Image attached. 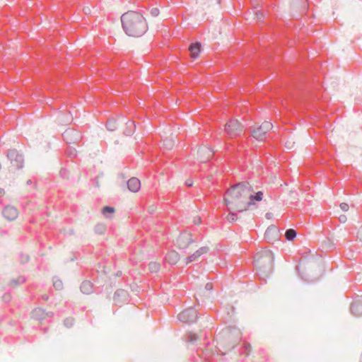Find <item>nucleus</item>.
<instances>
[{
  "mask_svg": "<svg viewBox=\"0 0 362 362\" xmlns=\"http://www.w3.org/2000/svg\"><path fill=\"white\" fill-rule=\"evenodd\" d=\"M157 13H158V10H157V9H155V11H153V13H154L155 15H156V14H157Z\"/></svg>",
  "mask_w": 362,
  "mask_h": 362,
  "instance_id": "b1692460",
  "label": "nucleus"
},
{
  "mask_svg": "<svg viewBox=\"0 0 362 362\" xmlns=\"http://www.w3.org/2000/svg\"><path fill=\"white\" fill-rule=\"evenodd\" d=\"M81 290L83 293H89L91 290V284L89 281H84L81 286Z\"/></svg>",
  "mask_w": 362,
  "mask_h": 362,
  "instance_id": "2eb2a0df",
  "label": "nucleus"
},
{
  "mask_svg": "<svg viewBox=\"0 0 362 362\" xmlns=\"http://www.w3.org/2000/svg\"><path fill=\"white\" fill-rule=\"evenodd\" d=\"M197 312L192 308L185 310L178 315V319L184 323L194 322L197 321Z\"/></svg>",
  "mask_w": 362,
  "mask_h": 362,
  "instance_id": "39448f33",
  "label": "nucleus"
},
{
  "mask_svg": "<svg viewBox=\"0 0 362 362\" xmlns=\"http://www.w3.org/2000/svg\"><path fill=\"white\" fill-rule=\"evenodd\" d=\"M128 189L132 192H137L141 188L140 180L136 177H132L127 182Z\"/></svg>",
  "mask_w": 362,
  "mask_h": 362,
  "instance_id": "6e6552de",
  "label": "nucleus"
},
{
  "mask_svg": "<svg viewBox=\"0 0 362 362\" xmlns=\"http://www.w3.org/2000/svg\"><path fill=\"white\" fill-rule=\"evenodd\" d=\"M250 187L238 184L226 192L224 201L228 211L243 212L249 207Z\"/></svg>",
  "mask_w": 362,
  "mask_h": 362,
  "instance_id": "f257e3e1",
  "label": "nucleus"
},
{
  "mask_svg": "<svg viewBox=\"0 0 362 362\" xmlns=\"http://www.w3.org/2000/svg\"><path fill=\"white\" fill-rule=\"evenodd\" d=\"M264 194L262 192L259 191L255 194L252 193V190L250 188V197H249V206L250 205L255 204L257 202H260L263 199Z\"/></svg>",
  "mask_w": 362,
  "mask_h": 362,
  "instance_id": "1a4fd4ad",
  "label": "nucleus"
},
{
  "mask_svg": "<svg viewBox=\"0 0 362 362\" xmlns=\"http://www.w3.org/2000/svg\"><path fill=\"white\" fill-rule=\"evenodd\" d=\"M277 233V230L276 228H268L266 232H265V238L267 239L269 241L271 240V239L269 238V235L273 234V233Z\"/></svg>",
  "mask_w": 362,
  "mask_h": 362,
  "instance_id": "a211bd4d",
  "label": "nucleus"
},
{
  "mask_svg": "<svg viewBox=\"0 0 362 362\" xmlns=\"http://www.w3.org/2000/svg\"><path fill=\"white\" fill-rule=\"evenodd\" d=\"M7 156H8V158H13V157H14V156H16V157H18V154H17V153H16V151H14V150H11V151H9L8 152V155H7Z\"/></svg>",
  "mask_w": 362,
  "mask_h": 362,
  "instance_id": "4be33fe9",
  "label": "nucleus"
},
{
  "mask_svg": "<svg viewBox=\"0 0 362 362\" xmlns=\"http://www.w3.org/2000/svg\"><path fill=\"white\" fill-rule=\"evenodd\" d=\"M3 215L8 220H13L18 216V211L13 206H7L4 209Z\"/></svg>",
  "mask_w": 362,
  "mask_h": 362,
  "instance_id": "0eeeda50",
  "label": "nucleus"
},
{
  "mask_svg": "<svg viewBox=\"0 0 362 362\" xmlns=\"http://www.w3.org/2000/svg\"><path fill=\"white\" fill-rule=\"evenodd\" d=\"M129 126H130L131 127H133V126H134L133 122H130V123H129Z\"/></svg>",
  "mask_w": 362,
  "mask_h": 362,
  "instance_id": "a878e982",
  "label": "nucleus"
},
{
  "mask_svg": "<svg viewBox=\"0 0 362 362\" xmlns=\"http://www.w3.org/2000/svg\"><path fill=\"white\" fill-rule=\"evenodd\" d=\"M160 265L156 262L151 263L149 264V268L151 272H156L159 269Z\"/></svg>",
  "mask_w": 362,
  "mask_h": 362,
  "instance_id": "aec40b11",
  "label": "nucleus"
},
{
  "mask_svg": "<svg viewBox=\"0 0 362 362\" xmlns=\"http://www.w3.org/2000/svg\"><path fill=\"white\" fill-rule=\"evenodd\" d=\"M207 252L206 247H201L197 250L193 255L189 256L186 259V264H189L195 261L199 257Z\"/></svg>",
  "mask_w": 362,
  "mask_h": 362,
  "instance_id": "9b49d317",
  "label": "nucleus"
},
{
  "mask_svg": "<svg viewBox=\"0 0 362 362\" xmlns=\"http://www.w3.org/2000/svg\"><path fill=\"white\" fill-rule=\"evenodd\" d=\"M196 339V337H195V336H194V338H192V339H191V341H193V340H194V339Z\"/></svg>",
  "mask_w": 362,
  "mask_h": 362,
  "instance_id": "bb28decb",
  "label": "nucleus"
},
{
  "mask_svg": "<svg viewBox=\"0 0 362 362\" xmlns=\"http://www.w3.org/2000/svg\"><path fill=\"white\" fill-rule=\"evenodd\" d=\"M206 288H211V286L208 284H206Z\"/></svg>",
  "mask_w": 362,
  "mask_h": 362,
  "instance_id": "393cba45",
  "label": "nucleus"
},
{
  "mask_svg": "<svg viewBox=\"0 0 362 362\" xmlns=\"http://www.w3.org/2000/svg\"><path fill=\"white\" fill-rule=\"evenodd\" d=\"M273 260L272 254L269 252H265L264 255L255 260L256 267L259 269L266 267L270 270L272 268Z\"/></svg>",
  "mask_w": 362,
  "mask_h": 362,
  "instance_id": "20e7f679",
  "label": "nucleus"
},
{
  "mask_svg": "<svg viewBox=\"0 0 362 362\" xmlns=\"http://www.w3.org/2000/svg\"><path fill=\"white\" fill-rule=\"evenodd\" d=\"M242 131V127L236 119H230L225 126V132L230 138L239 136Z\"/></svg>",
  "mask_w": 362,
  "mask_h": 362,
  "instance_id": "7ed1b4c3",
  "label": "nucleus"
},
{
  "mask_svg": "<svg viewBox=\"0 0 362 362\" xmlns=\"http://www.w3.org/2000/svg\"><path fill=\"white\" fill-rule=\"evenodd\" d=\"M189 51L192 59L197 58L201 51V44L199 42L192 44L189 47Z\"/></svg>",
  "mask_w": 362,
  "mask_h": 362,
  "instance_id": "9d476101",
  "label": "nucleus"
},
{
  "mask_svg": "<svg viewBox=\"0 0 362 362\" xmlns=\"http://www.w3.org/2000/svg\"><path fill=\"white\" fill-rule=\"evenodd\" d=\"M122 28L131 37H138L148 30V24L144 17L139 12L128 11L121 16Z\"/></svg>",
  "mask_w": 362,
  "mask_h": 362,
  "instance_id": "f03ea898",
  "label": "nucleus"
},
{
  "mask_svg": "<svg viewBox=\"0 0 362 362\" xmlns=\"http://www.w3.org/2000/svg\"><path fill=\"white\" fill-rule=\"evenodd\" d=\"M235 212V211H229V214L226 216V220L228 222L232 223V222L235 221L238 219V216Z\"/></svg>",
  "mask_w": 362,
  "mask_h": 362,
  "instance_id": "f3484780",
  "label": "nucleus"
},
{
  "mask_svg": "<svg viewBox=\"0 0 362 362\" xmlns=\"http://www.w3.org/2000/svg\"><path fill=\"white\" fill-rule=\"evenodd\" d=\"M358 238L360 239V240L362 242V226L360 228L358 232Z\"/></svg>",
  "mask_w": 362,
  "mask_h": 362,
  "instance_id": "5701e85b",
  "label": "nucleus"
},
{
  "mask_svg": "<svg viewBox=\"0 0 362 362\" xmlns=\"http://www.w3.org/2000/svg\"><path fill=\"white\" fill-rule=\"evenodd\" d=\"M351 310L355 315H361L362 314V303L360 301H354L351 305Z\"/></svg>",
  "mask_w": 362,
  "mask_h": 362,
  "instance_id": "ddd939ff",
  "label": "nucleus"
},
{
  "mask_svg": "<svg viewBox=\"0 0 362 362\" xmlns=\"http://www.w3.org/2000/svg\"><path fill=\"white\" fill-rule=\"evenodd\" d=\"M34 317L37 320H42L45 318V315H48V313H45V311L42 308H36L33 312Z\"/></svg>",
  "mask_w": 362,
  "mask_h": 362,
  "instance_id": "4468645a",
  "label": "nucleus"
},
{
  "mask_svg": "<svg viewBox=\"0 0 362 362\" xmlns=\"http://www.w3.org/2000/svg\"><path fill=\"white\" fill-rule=\"evenodd\" d=\"M178 259L179 255L175 251L169 252L165 256V260L171 264H175Z\"/></svg>",
  "mask_w": 362,
  "mask_h": 362,
  "instance_id": "f8f14e48",
  "label": "nucleus"
},
{
  "mask_svg": "<svg viewBox=\"0 0 362 362\" xmlns=\"http://www.w3.org/2000/svg\"><path fill=\"white\" fill-rule=\"evenodd\" d=\"M339 206L343 211H347L349 209V206L346 203H341Z\"/></svg>",
  "mask_w": 362,
  "mask_h": 362,
  "instance_id": "412c9836",
  "label": "nucleus"
},
{
  "mask_svg": "<svg viewBox=\"0 0 362 362\" xmlns=\"http://www.w3.org/2000/svg\"><path fill=\"white\" fill-rule=\"evenodd\" d=\"M103 214L106 216L107 214H113L115 212L114 208L111 206H105L102 210Z\"/></svg>",
  "mask_w": 362,
  "mask_h": 362,
  "instance_id": "6ab92c4d",
  "label": "nucleus"
},
{
  "mask_svg": "<svg viewBox=\"0 0 362 362\" xmlns=\"http://www.w3.org/2000/svg\"><path fill=\"white\" fill-rule=\"evenodd\" d=\"M286 238L292 240L296 236V232L293 229H288L285 233Z\"/></svg>",
  "mask_w": 362,
  "mask_h": 362,
  "instance_id": "dca6fc26",
  "label": "nucleus"
},
{
  "mask_svg": "<svg viewBox=\"0 0 362 362\" xmlns=\"http://www.w3.org/2000/svg\"><path fill=\"white\" fill-rule=\"evenodd\" d=\"M272 125L269 122H264L260 127L255 129L252 132V136L257 140H263L265 139L266 132L272 128Z\"/></svg>",
  "mask_w": 362,
  "mask_h": 362,
  "instance_id": "423d86ee",
  "label": "nucleus"
}]
</instances>
